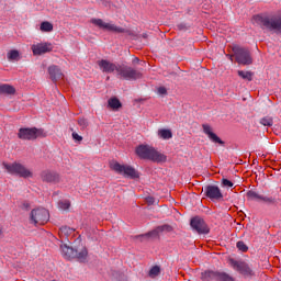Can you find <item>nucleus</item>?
<instances>
[{
	"label": "nucleus",
	"mask_w": 281,
	"mask_h": 281,
	"mask_svg": "<svg viewBox=\"0 0 281 281\" xmlns=\"http://www.w3.org/2000/svg\"><path fill=\"white\" fill-rule=\"evenodd\" d=\"M78 125L81 127V131H85L89 126V121L87 119H78Z\"/></svg>",
	"instance_id": "c9c22d12"
},
{
	"label": "nucleus",
	"mask_w": 281,
	"mask_h": 281,
	"mask_svg": "<svg viewBox=\"0 0 281 281\" xmlns=\"http://www.w3.org/2000/svg\"><path fill=\"white\" fill-rule=\"evenodd\" d=\"M159 273H161V268L159 266H154L150 270H149V278H157V276H159Z\"/></svg>",
	"instance_id": "c85d7f7f"
},
{
	"label": "nucleus",
	"mask_w": 281,
	"mask_h": 281,
	"mask_svg": "<svg viewBox=\"0 0 281 281\" xmlns=\"http://www.w3.org/2000/svg\"><path fill=\"white\" fill-rule=\"evenodd\" d=\"M41 179L45 183H58L60 181V175L56 171L44 170L41 172Z\"/></svg>",
	"instance_id": "4468645a"
},
{
	"label": "nucleus",
	"mask_w": 281,
	"mask_h": 281,
	"mask_svg": "<svg viewBox=\"0 0 281 281\" xmlns=\"http://www.w3.org/2000/svg\"><path fill=\"white\" fill-rule=\"evenodd\" d=\"M98 66L100 67V69H102L103 74H113V71L117 72V65L106 59L99 60Z\"/></svg>",
	"instance_id": "f3484780"
},
{
	"label": "nucleus",
	"mask_w": 281,
	"mask_h": 281,
	"mask_svg": "<svg viewBox=\"0 0 281 281\" xmlns=\"http://www.w3.org/2000/svg\"><path fill=\"white\" fill-rule=\"evenodd\" d=\"M227 56V58H229V60H232V61H234V58H236V56L233 54V55H226Z\"/></svg>",
	"instance_id": "79ce46f5"
},
{
	"label": "nucleus",
	"mask_w": 281,
	"mask_h": 281,
	"mask_svg": "<svg viewBox=\"0 0 281 281\" xmlns=\"http://www.w3.org/2000/svg\"><path fill=\"white\" fill-rule=\"evenodd\" d=\"M222 186L224 188H234V182H232L231 180L223 178L222 179Z\"/></svg>",
	"instance_id": "e433bc0d"
},
{
	"label": "nucleus",
	"mask_w": 281,
	"mask_h": 281,
	"mask_svg": "<svg viewBox=\"0 0 281 281\" xmlns=\"http://www.w3.org/2000/svg\"><path fill=\"white\" fill-rule=\"evenodd\" d=\"M16 93V88L8 83L0 85V94L1 95H14Z\"/></svg>",
	"instance_id": "aec40b11"
},
{
	"label": "nucleus",
	"mask_w": 281,
	"mask_h": 281,
	"mask_svg": "<svg viewBox=\"0 0 281 281\" xmlns=\"http://www.w3.org/2000/svg\"><path fill=\"white\" fill-rule=\"evenodd\" d=\"M23 207H25V210H27L30 207V203L23 202Z\"/></svg>",
	"instance_id": "37998d69"
},
{
	"label": "nucleus",
	"mask_w": 281,
	"mask_h": 281,
	"mask_svg": "<svg viewBox=\"0 0 281 281\" xmlns=\"http://www.w3.org/2000/svg\"><path fill=\"white\" fill-rule=\"evenodd\" d=\"M108 106L112 109V111H119V109H122V102H120V99H117V97L110 98L108 100Z\"/></svg>",
	"instance_id": "5701e85b"
},
{
	"label": "nucleus",
	"mask_w": 281,
	"mask_h": 281,
	"mask_svg": "<svg viewBox=\"0 0 281 281\" xmlns=\"http://www.w3.org/2000/svg\"><path fill=\"white\" fill-rule=\"evenodd\" d=\"M133 63H139V58L135 57V58L133 59Z\"/></svg>",
	"instance_id": "c03bdc74"
},
{
	"label": "nucleus",
	"mask_w": 281,
	"mask_h": 281,
	"mask_svg": "<svg viewBox=\"0 0 281 281\" xmlns=\"http://www.w3.org/2000/svg\"><path fill=\"white\" fill-rule=\"evenodd\" d=\"M30 218L34 225H45L49 222V211L43 207L34 209L31 211Z\"/></svg>",
	"instance_id": "0eeeda50"
},
{
	"label": "nucleus",
	"mask_w": 281,
	"mask_h": 281,
	"mask_svg": "<svg viewBox=\"0 0 281 281\" xmlns=\"http://www.w3.org/2000/svg\"><path fill=\"white\" fill-rule=\"evenodd\" d=\"M220 276H221V272L218 271L206 270L201 273V279L202 281H213V280L218 281Z\"/></svg>",
	"instance_id": "6ab92c4d"
},
{
	"label": "nucleus",
	"mask_w": 281,
	"mask_h": 281,
	"mask_svg": "<svg viewBox=\"0 0 281 281\" xmlns=\"http://www.w3.org/2000/svg\"><path fill=\"white\" fill-rule=\"evenodd\" d=\"M0 236H3V228L0 227Z\"/></svg>",
	"instance_id": "a18cd8bd"
},
{
	"label": "nucleus",
	"mask_w": 281,
	"mask_h": 281,
	"mask_svg": "<svg viewBox=\"0 0 281 281\" xmlns=\"http://www.w3.org/2000/svg\"><path fill=\"white\" fill-rule=\"evenodd\" d=\"M177 27L180 32H186L187 30L190 29V26H188V24H186V23H180L177 25Z\"/></svg>",
	"instance_id": "4c0bfd02"
},
{
	"label": "nucleus",
	"mask_w": 281,
	"mask_h": 281,
	"mask_svg": "<svg viewBox=\"0 0 281 281\" xmlns=\"http://www.w3.org/2000/svg\"><path fill=\"white\" fill-rule=\"evenodd\" d=\"M61 210H69L71 207V202L69 200L59 201L58 203Z\"/></svg>",
	"instance_id": "f704fd0d"
},
{
	"label": "nucleus",
	"mask_w": 281,
	"mask_h": 281,
	"mask_svg": "<svg viewBox=\"0 0 281 281\" xmlns=\"http://www.w3.org/2000/svg\"><path fill=\"white\" fill-rule=\"evenodd\" d=\"M75 254V258H77L79 262H85L87 256H89V250H87V247H82L81 249L76 248Z\"/></svg>",
	"instance_id": "412c9836"
},
{
	"label": "nucleus",
	"mask_w": 281,
	"mask_h": 281,
	"mask_svg": "<svg viewBox=\"0 0 281 281\" xmlns=\"http://www.w3.org/2000/svg\"><path fill=\"white\" fill-rule=\"evenodd\" d=\"M229 265L233 267L235 271H238V273H241V276L251 277L254 276V270L251 267H249V263L245 261H238L233 258L229 259Z\"/></svg>",
	"instance_id": "9d476101"
},
{
	"label": "nucleus",
	"mask_w": 281,
	"mask_h": 281,
	"mask_svg": "<svg viewBox=\"0 0 281 281\" xmlns=\"http://www.w3.org/2000/svg\"><path fill=\"white\" fill-rule=\"evenodd\" d=\"M61 251L65 256V258L71 259L76 256V248L69 247L67 245L61 246Z\"/></svg>",
	"instance_id": "b1692460"
},
{
	"label": "nucleus",
	"mask_w": 281,
	"mask_h": 281,
	"mask_svg": "<svg viewBox=\"0 0 281 281\" xmlns=\"http://www.w3.org/2000/svg\"><path fill=\"white\" fill-rule=\"evenodd\" d=\"M246 196L248 201H262L263 203H276V199L261 195L254 190H249L246 193Z\"/></svg>",
	"instance_id": "2eb2a0df"
},
{
	"label": "nucleus",
	"mask_w": 281,
	"mask_h": 281,
	"mask_svg": "<svg viewBox=\"0 0 281 281\" xmlns=\"http://www.w3.org/2000/svg\"><path fill=\"white\" fill-rule=\"evenodd\" d=\"M217 281H236L234 277L229 276L227 272H220Z\"/></svg>",
	"instance_id": "7c9ffc66"
},
{
	"label": "nucleus",
	"mask_w": 281,
	"mask_h": 281,
	"mask_svg": "<svg viewBox=\"0 0 281 281\" xmlns=\"http://www.w3.org/2000/svg\"><path fill=\"white\" fill-rule=\"evenodd\" d=\"M202 128H203V133L207 135L209 139H211L213 144H220V146H225V142H223V139H221L218 135L212 132V126H210L209 124H203Z\"/></svg>",
	"instance_id": "dca6fc26"
},
{
	"label": "nucleus",
	"mask_w": 281,
	"mask_h": 281,
	"mask_svg": "<svg viewBox=\"0 0 281 281\" xmlns=\"http://www.w3.org/2000/svg\"><path fill=\"white\" fill-rule=\"evenodd\" d=\"M40 30L42 32H53L54 31V24L49 22H42Z\"/></svg>",
	"instance_id": "cd10ccee"
},
{
	"label": "nucleus",
	"mask_w": 281,
	"mask_h": 281,
	"mask_svg": "<svg viewBox=\"0 0 281 281\" xmlns=\"http://www.w3.org/2000/svg\"><path fill=\"white\" fill-rule=\"evenodd\" d=\"M159 228L158 226L154 228L153 231L146 233L145 235H138L136 238H159Z\"/></svg>",
	"instance_id": "393cba45"
},
{
	"label": "nucleus",
	"mask_w": 281,
	"mask_h": 281,
	"mask_svg": "<svg viewBox=\"0 0 281 281\" xmlns=\"http://www.w3.org/2000/svg\"><path fill=\"white\" fill-rule=\"evenodd\" d=\"M204 196L210 199V201H221L223 199V192H221V188L214 184H209L204 189Z\"/></svg>",
	"instance_id": "f8f14e48"
},
{
	"label": "nucleus",
	"mask_w": 281,
	"mask_h": 281,
	"mask_svg": "<svg viewBox=\"0 0 281 281\" xmlns=\"http://www.w3.org/2000/svg\"><path fill=\"white\" fill-rule=\"evenodd\" d=\"M110 168L117 175H123V177H127L128 179H139V172L128 165H121L115 161L110 164Z\"/></svg>",
	"instance_id": "39448f33"
},
{
	"label": "nucleus",
	"mask_w": 281,
	"mask_h": 281,
	"mask_svg": "<svg viewBox=\"0 0 281 281\" xmlns=\"http://www.w3.org/2000/svg\"><path fill=\"white\" fill-rule=\"evenodd\" d=\"M7 58L9 63H19V60H21V52L18 49H11L7 53Z\"/></svg>",
	"instance_id": "4be33fe9"
},
{
	"label": "nucleus",
	"mask_w": 281,
	"mask_h": 281,
	"mask_svg": "<svg viewBox=\"0 0 281 281\" xmlns=\"http://www.w3.org/2000/svg\"><path fill=\"white\" fill-rule=\"evenodd\" d=\"M252 20L261 30H269L270 32H280L281 33V15L269 16L267 14H256L252 16Z\"/></svg>",
	"instance_id": "f03ea898"
},
{
	"label": "nucleus",
	"mask_w": 281,
	"mask_h": 281,
	"mask_svg": "<svg viewBox=\"0 0 281 281\" xmlns=\"http://www.w3.org/2000/svg\"><path fill=\"white\" fill-rule=\"evenodd\" d=\"M237 76H239V78H241L243 80H247L248 82H251V80H254L252 71L238 70Z\"/></svg>",
	"instance_id": "a878e982"
},
{
	"label": "nucleus",
	"mask_w": 281,
	"mask_h": 281,
	"mask_svg": "<svg viewBox=\"0 0 281 281\" xmlns=\"http://www.w3.org/2000/svg\"><path fill=\"white\" fill-rule=\"evenodd\" d=\"M72 139H75V142H82V136H80L78 133L72 132Z\"/></svg>",
	"instance_id": "58836bf2"
},
{
	"label": "nucleus",
	"mask_w": 281,
	"mask_h": 281,
	"mask_svg": "<svg viewBox=\"0 0 281 281\" xmlns=\"http://www.w3.org/2000/svg\"><path fill=\"white\" fill-rule=\"evenodd\" d=\"M117 74L123 80H139L143 76L142 72L126 65H119Z\"/></svg>",
	"instance_id": "6e6552de"
},
{
	"label": "nucleus",
	"mask_w": 281,
	"mask_h": 281,
	"mask_svg": "<svg viewBox=\"0 0 281 281\" xmlns=\"http://www.w3.org/2000/svg\"><path fill=\"white\" fill-rule=\"evenodd\" d=\"M145 201H146V203H147L148 205H154V204H155V198H154V196H147V198L145 199Z\"/></svg>",
	"instance_id": "a19ab883"
},
{
	"label": "nucleus",
	"mask_w": 281,
	"mask_h": 281,
	"mask_svg": "<svg viewBox=\"0 0 281 281\" xmlns=\"http://www.w3.org/2000/svg\"><path fill=\"white\" fill-rule=\"evenodd\" d=\"M93 25L100 27V30H106V32H115V34H131L130 30L116 26L111 23H105L102 19L92 20Z\"/></svg>",
	"instance_id": "1a4fd4ad"
},
{
	"label": "nucleus",
	"mask_w": 281,
	"mask_h": 281,
	"mask_svg": "<svg viewBox=\"0 0 281 281\" xmlns=\"http://www.w3.org/2000/svg\"><path fill=\"white\" fill-rule=\"evenodd\" d=\"M190 225L198 234H210V226H207V223H205V220L201 216H194L191 218Z\"/></svg>",
	"instance_id": "9b49d317"
},
{
	"label": "nucleus",
	"mask_w": 281,
	"mask_h": 281,
	"mask_svg": "<svg viewBox=\"0 0 281 281\" xmlns=\"http://www.w3.org/2000/svg\"><path fill=\"white\" fill-rule=\"evenodd\" d=\"M3 167L10 175H16L18 177H22L23 179L33 177L32 171H30V169L25 168V166H23L20 162H13V164L3 162Z\"/></svg>",
	"instance_id": "423d86ee"
},
{
	"label": "nucleus",
	"mask_w": 281,
	"mask_h": 281,
	"mask_svg": "<svg viewBox=\"0 0 281 281\" xmlns=\"http://www.w3.org/2000/svg\"><path fill=\"white\" fill-rule=\"evenodd\" d=\"M158 93L160 95H166L168 93V90L166 89V87H159L158 88Z\"/></svg>",
	"instance_id": "ea45409f"
},
{
	"label": "nucleus",
	"mask_w": 281,
	"mask_h": 281,
	"mask_svg": "<svg viewBox=\"0 0 281 281\" xmlns=\"http://www.w3.org/2000/svg\"><path fill=\"white\" fill-rule=\"evenodd\" d=\"M260 124H262L263 126H273V119L266 116L261 119Z\"/></svg>",
	"instance_id": "72a5a7b5"
},
{
	"label": "nucleus",
	"mask_w": 281,
	"mask_h": 281,
	"mask_svg": "<svg viewBox=\"0 0 281 281\" xmlns=\"http://www.w3.org/2000/svg\"><path fill=\"white\" fill-rule=\"evenodd\" d=\"M232 49L235 56V61L238 65H254V58L251 57V52L249 50V48L235 45Z\"/></svg>",
	"instance_id": "7ed1b4c3"
},
{
	"label": "nucleus",
	"mask_w": 281,
	"mask_h": 281,
	"mask_svg": "<svg viewBox=\"0 0 281 281\" xmlns=\"http://www.w3.org/2000/svg\"><path fill=\"white\" fill-rule=\"evenodd\" d=\"M236 247L237 249H239V251H243L244 254H246V251H249V247H247V244H245V241H237Z\"/></svg>",
	"instance_id": "473e14b6"
},
{
	"label": "nucleus",
	"mask_w": 281,
	"mask_h": 281,
	"mask_svg": "<svg viewBox=\"0 0 281 281\" xmlns=\"http://www.w3.org/2000/svg\"><path fill=\"white\" fill-rule=\"evenodd\" d=\"M160 234H164V232L170 233L173 231L172 226L170 224H164L161 226H157Z\"/></svg>",
	"instance_id": "2f4dec72"
},
{
	"label": "nucleus",
	"mask_w": 281,
	"mask_h": 281,
	"mask_svg": "<svg viewBox=\"0 0 281 281\" xmlns=\"http://www.w3.org/2000/svg\"><path fill=\"white\" fill-rule=\"evenodd\" d=\"M54 49V46L52 43H40V44H34L32 46V52L34 56H41L43 54H47Z\"/></svg>",
	"instance_id": "ddd939ff"
},
{
	"label": "nucleus",
	"mask_w": 281,
	"mask_h": 281,
	"mask_svg": "<svg viewBox=\"0 0 281 281\" xmlns=\"http://www.w3.org/2000/svg\"><path fill=\"white\" fill-rule=\"evenodd\" d=\"M19 139H26L29 142L38 139V137H47V133L43 128L36 127H21L18 133Z\"/></svg>",
	"instance_id": "20e7f679"
},
{
	"label": "nucleus",
	"mask_w": 281,
	"mask_h": 281,
	"mask_svg": "<svg viewBox=\"0 0 281 281\" xmlns=\"http://www.w3.org/2000/svg\"><path fill=\"white\" fill-rule=\"evenodd\" d=\"M59 232H60V234H64V236H71V234L75 232V229L69 226H61L59 228Z\"/></svg>",
	"instance_id": "c756f323"
},
{
	"label": "nucleus",
	"mask_w": 281,
	"mask_h": 281,
	"mask_svg": "<svg viewBox=\"0 0 281 281\" xmlns=\"http://www.w3.org/2000/svg\"><path fill=\"white\" fill-rule=\"evenodd\" d=\"M48 74L53 82H58V80H61V78H64L63 71L58 66L48 67Z\"/></svg>",
	"instance_id": "a211bd4d"
},
{
	"label": "nucleus",
	"mask_w": 281,
	"mask_h": 281,
	"mask_svg": "<svg viewBox=\"0 0 281 281\" xmlns=\"http://www.w3.org/2000/svg\"><path fill=\"white\" fill-rule=\"evenodd\" d=\"M135 154L139 159H146L147 161H154L155 164H166L168 161V156H166V154H161L150 145H138L135 149Z\"/></svg>",
	"instance_id": "f257e3e1"
},
{
	"label": "nucleus",
	"mask_w": 281,
	"mask_h": 281,
	"mask_svg": "<svg viewBox=\"0 0 281 281\" xmlns=\"http://www.w3.org/2000/svg\"><path fill=\"white\" fill-rule=\"evenodd\" d=\"M70 131H74V128H70Z\"/></svg>",
	"instance_id": "49530a36"
},
{
	"label": "nucleus",
	"mask_w": 281,
	"mask_h": 281,
	"mask_svg": "<svg viewBox=\"0 0 281 281\" xmlns=\"http://www.w3.org/2000/svg\"><path fill=\"white\" fill-rule=\"evenodd\" d=\"M158 135L161 139H172V131L170 130L161 128L158 131Z\"/></svg>",
	"instance_id": "bb28decb"
}]
</instances>
